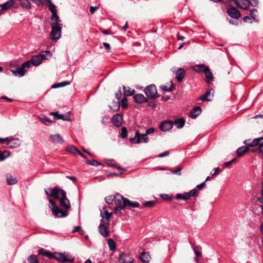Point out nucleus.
<instances>
[{"mask_svg":"<svg viewBox=\"0 0 263 263\" xmlns=\"http://www.w3.org/2000/svg\"><path fill=\"white\" fill-rule=\"evenodd\" d=\"M58 192H59L58 197H55V199L59 200L60 204L63 209H60L52 199L49 200L51 204L50 208L55 217L58 218L65 217L68 216V211L71 206L70 203L66 197V192L61 189H55L52 195H54Z\"/></svg>","mask_w":263,"mask_h":263,"instance_id":"f257e3e1","label":"nucleus"},{"mask_svg":"<svg viewBox=\"0 0 263 263\" xmlns=\"http://www.w3.org/2000/svg\"><path fill=\"white\" fill-rule=\"evenodd\" d=\"M125 199H126V198H124L119 193H116L114 196V203L117 205L114 209V212L116 214H118L120 211L124 209V206H123V200Z\"/></svg>","mask_w":263,"mask_h":263,"instance_id":"f03ea898","label":"nucleus"},{"mask_svg":"<svg viewBox=\"0 0 263 263\" xmlns=\"http://www.w3.org/2000/svg\"><path fill=\"white\" fill-rule=\"evenodd\" d=\"M52 258H54L59 262L61 263H65L67 262H72L74 260L73 257L68 254L65 253H61L55 252L53 254Z\"/></svg>","mask_w":263,"mask_h":263,"instance_id":"7ed1b4c3","label":"nucleus"},{"mask_svg":"<svg viewBox=\"0 0 263 263\" xmlns=\"http://www.w3.org/2000/svg\"><path fill=\"white\" fill-rule=\"evenodd\" d=\"M129 141L132 143L139 144L142 142L147 143L149 141V139L144 134H142L139 133V132H136L135 137L130 138Z\"/></svg>","mask_w":263,"mask_h":263,"instance_id":"20e7f679","label":"nucleus"},{"mask_svg":"<svg viewBox=\"0 0 263 263\" xmlns=\"http://www.w3.org/2000/svg\"><path fill=\"white\" fill-rule=\"evenodd\" d=\"M144 92L146 96L150 99H155L157 97V90L156 86L154 84L146 87Z\"/></svg>","mask_w":263,"mask_h":263,"instance_id":"39448f33","label":"nucleus"},{"mask_svg":"<svg viewBox=\"0 0 263 263\" xmlns=\"http://www.w3.org/2000/svg\"><path fill=\"white\" fill-rule=\"evenodd\" d=\"M62 28V26L51 27L50 36L52 40H54L60 39Z\"/></svg>","mask_w":263,"mask_h":263,"instance_id":"423d86ee","label":"nucleus"},{"mask_svg":"<svg viewBox=\"0 0 263 263\" xmlns=\"http://www.w3.org/2000/svg\"><path fill=\"white\" fill-rule=\"evenodd\" d=\"M134 260V258L132 255L125 253L120 254L119 258V261L120 263H133Z\"/></svg>","mask_w":263,"mask_h":263,"instance_id":"0eeeda50","label":"nucleus"},{"mask_svg":"<svg viewBox=\"0 0 263 263\" xmlns=\"http://www.w3.org/2000/svg\"><path fill=\"white\" fill-rule=\"evenodd\" d=\"M45 59V55L43 53L32 56L31 62L34 66H38L41 64L43 59Z\"/></svg>","mask_w":263,"mask_h":263,"instance_id":"6e6552de","label":"nucleus"},{"mask_svg":"<svg viewBox=\"0 0 263 263\" xmlns=\"http://www.w3.org/2000/svg\"><path fill=\"white\" fill-rule=\"evenodd\" d=\"M227 13L232 18L238 19L241 16L240 12L234 7L228 9Z\"/></svg>","mask_w":263,"mask_h":263,"instance_id":"1a4fd4ad","label":"nucleus"},{"mask_svg":"<svg viewBox=\"0 0 263 263\" xmlns=\"http://www.w3.org/2000/svg\"><path fill=\"white\" fill-rule=\"evenodd\" d=\"M123 121L122 116L119 114L115 115L111 118V122L116 127L121 125Z\"/></svg>","mask_w":263,"mask_h":263,"instance_id":"9d476101","label":"nucleus"},{"mask_svg":"<svg viewBox=\"0 0 263 263\" xmlns=\"http://www.w3.org/2000/svg\"><path fill=\"white\" fill-rule=\"evenodd\" d=\"M173 126V123L168 120L163 121L159 125L160 129L163 132H167L170 130Z\"/></svg>","mask_w":263,"mask_h":263,"instance_id":"9b49d317","label":"nucleus"},{"mask_svg":"<svg viewBox=\"0 0 263 263\" xmlns=\"http://www.w3.org/2000/svg\"><path fill=\"white\" fill-rule=\"evenodd\" d=\"M99 232L104 237H107L109 235L107 227L105 226V222H101L99 226Z\"/></svg>","mask_w":263,"mask_h":263,"instance_id":"f8f14e48","label":"nucleus"},{"mask_svg":"<svg viewBox=\"0 0 263 263\" xmlns=\"http://www.w3.org/2000/svg\"><path fill=\"white\" fill-rule=\"evenodd\" d=\"M7 144L10 147V148H16L20 146L21 145V142L19 139L18 138H14L12 139H9V138H8V140L7 141Z\"/></svg>","mask_w":263,"mask_h":263,"instance_id":"ddd939ff","label":"nucleus"},{"mask_svg":"<svg viewBox=\"0 0 263 263\" xmlns=\"http://www.w3.org/2000/svg\"><path fill=\"white\" fill-rule=\"evenodd\" d=\"M51 27L62 26V25L60 23V18L57 13H54V14H52L51 17Z\"/></svg>","mask_w":263,"mask_h":263,"instance_id":"4468645a","label":"nucleus"},{"mask_svg":"<svg viewBox=\"0 0 263 263\" xmlns=\"http://www.w3.org/2000/svg\"><path fill=\"white\" fill-rule=\"evenodd\" d=\"M134 100L138 104H141L147 102L148 99L143 95L138 93L134 96Z\"/></svg>","mask_w":263,"mask_h":263,"instance_id":"2eb2a0df","label":"nucleus"},{"mask_svg":"<svg viewBox=\"0 0 263 263\" xmlns=\"http://www.w3.org/2000/svg\"><path fill=\"white\" fill-rule=\"evenodd\" d=\"M176 78L178 82H181L185 76V71L182 68H179L175 71Z\"/></svg>","mask_w":263,"mask_h":263,"instance_id":"dca6fc26","label":"nucleus"},{"mask_svg":"<svg viewBox=\"0 0 263 263\" xmlns=\"http://www.w3.org/2000/svg\"><path fill=\"white\" fill-rule=\"evenodd\" d=\"M140 204L138 202L130 201L127 198L123 200V206H124V208L126 206L138 208Z\"/></svg>","mask_w":263,"mask_h":263,"instance_id":"f3484780","label":"nucleus"},{"mask_svg":"<svg viewBox=\"0 0 263 263\" xmlns=\"http://www.w3.org/2000/svg\"><path fill=\"white\" fill-rule=\"evenodd\" d=\"M50 115L53 116L56 120L62 119L65 121H71L69 117L65 116L63 114H59L58 112H51L50 113Z\"/></svg>","mask_w":263,"mask_h":263,"instance_id":"a211bd4d","label":"nucleus"},{"mask_svg":"<svg viewBox=\"0 0 263 263\" xmlns=\"http://www.w3.org/2000/svg\"><path fill=\"white\" fill-rule=\"evenodd\" d=\"M201 112V108L199 106L194 107L190 112V116L192 118H197Z\"/></svg>","mask_w":263,"mask_h":263,"instance_id":"6ab92c4d","label":"nucleus"},{"mask_svg":"<svg viewBox=\"0 0 263 263\" xmlns=\"http://www.w3.org/2000/svg\"><path fill=\"white\" fill-rule=\"evenodd\" d=\"M204 73L206 78V82L209 84L210 83L211 81L213 80V76L211 71L210 70V68L208 67L206 68Z\"/></svg>","mask_w":263,"mask_h":263,"instance_id":"aec40b11","label":"nucleus"},{"mask_svg":"<svg viewBox=\"0 0 263 263\" xmlns=\"http://www.w3.org/2000/svg\"><path fill=\"white\" fill-rule=\"evenodd\" d=\"M214 90L213 89H211L208 90L203 95L201 96L199 99L204 101H211V99L209 98V97L211 95V94H212V96H213Z\"/></svg>","mask_w":263,"mask_h":263,"instance_id":"412c9836","label":"nucleus"},{"mask_svg":"<svg viewBox=\"0 0 263 263\" xmlns=\"http://www.w3.org/2000/svg\"><path fill=\"white\" fill-rule=\"evenodd\" d=\"M6 182L8 185H14L17 182V179L15 177H12L11 174H7L6 175Z\"/></svg>","mask_w":263,"mask_h":263,"instance_id":"4be33fe9","label":"nucleus"},{"mask_svg":"<svg viewBox=\"0 0 263 263\" xmlns=\"http://www.w3.org/2000/svg\"><path fill=\"white\" fill-rule=\"evenodd\" d=\"M50 138L54 143L62 144L64 142L62 137L59 134L51 135Z\"/></svg>","mask_w":263,"mask_h":263,"instance_id":"5701e85b","label":"nucleus"},{"mask_svg":"<svg viewBox=\"0 0 263 263\" xmlns=\"http://www.w3.org/2000/svg\"><path fill=\"white\" fill-rule=\"evenodd\" d=\"M11 71L15 76L18 77H22L25 74V70L21 66L17 67L16 69L11 70Z\"/></svg>","mask_w":263,"mask_h":263,"instance_id":"b1692460","label":"nucleus"},{"mask_svg":"<svg viewBox=\"0 0 263 263\" xmlns=\"http://www.w3.org/2000/svg\"><path fill=\"white\" fill-rule=\"evenodd\" d=\"M112 213H109L106 210H105L103 213H101V216L102 217V219H101V222H105V221L104 220V218H105L106 220V224H108L110 218V217L112 215Z\"/></svg>","mask_w":263,"mask_h":263,"instance_id":"393cba45","label":"nucleus"},{"mask_svg":"<svg viewBox=\"0 0 263 263\" xmlns=\"http://www.w3.org/2000/svg\"><path fill=\"white\" fill-rule=\"evenodd\" d=\"M261 138H255L254 140H253L252 141H245V144L249 147H255L256 146H257L258 144V142L260 140H261Z\"/></svg>","mask_w":263,"mask_h":263,"instance_id":"a878e982","label":"nucleus"},{"mask_svg":"<svg viewBox=\"0 0 263 263\" xmlns=\"http://www.w3.org/2000/svg\"><path fill=\"white\" fill-rule=\"evenodd\" d=\"M140 259L143 263H148L149 261L150 255L148 253L143 252L140 254Z\"/></svg>","mask_w":263,"mask_h":263,"instance_id":"bb28decb","label":"nucleus"},{"mask_svg":"<svg viewBox=\"0 0 263 263\" xmlns=\"http://www.w3.org/2000/svg\"><path fill=\"white\" fill-rule=\"evenodd\" d=\"M206 67L204 64H198L193 66L192 69L197 72H204Z\"/></svg>","mask_w":263,"mask_h":263,"instance_id":"cd10ccee","label":"nucleus"},{"mask_svg":"<svg viewBox=\"0 0 263 263\" xmlns=\"http://www.w3.org/2000/svg\"><path fill=\"white\" fill-rule=\"evenodd\" d=\"M39 254L43 256L47 257L49 258H52L53 254L50 252L45 250L43 248L39 249L38 251Z\"/></svg>","mask_w":263,"mask_h":263,"instance_id":"c85d7f7f","label":"nucleus"},{"mask_svg":"<svg viewBox=\"0 0 263 263\" xmlns=\"http://www.w3.org/2000/svg\"><path fill=\"white\" fill-rule=\"evenodd\" d=\"M160 88L162 90L165 91H169L171 92L173 90L174 88V84L173 83V81H171L170 83L168 84V85H162L160 86Z\"/></svg>","mask_w":263,"mask_h":263,"instance_id":"c756f323","label":"nucleus"},{"mask_svg":"<svg viewBox=\"0 0 263 263\" xmlns=\"http://www.w3.org/2000/svg\"><path fill=\"white\" fill-rule=\"evenodd\" d=\"M249 150V148L247 146H243L241 147H240L237 149L236 151V154L237 155L238 157H241L242 156L246 153H247Z\"/></svg>","mask_w":263,"mask_h":263,"instance_id":"7c9ffc66","label":"nucleus"},{"mask_svg":"<svg viewBox=\"0 0 263 263\" xmlns=\"http://www.w3.org/2000/svg\"><path fill=\"white\" fill-rule=\"evenodd\" d=\"M123 93L126 96H131L135 91L134 89H131L129 87H126L125 86H123Z\"/></svg>","mask_w":263,"mask_h":263,"instance_id":"2f4dec72","label":"nucleus"},{"mask_svg":"<svg viewBox=\"0 0 263 263\" xmlns=\"http://www.w3.org/2000/svg\"><path fill=\"white\" fill-rule=\"evenodd\" d=\"M175 198L176 199L187 200L190 199V195L187 192H185L183 194H177Z\"/></svg>","mask_w":263,"mask_h":263,"instance_id":"473e14b6","label":"nucleus"},{"mask_svg":"<svg viewBox=\"0 0 263 263\" xmlns=\"http://www.w3.org/2000/svg\"><path fill=\"white\" fill-rule=\"evenodd\" d=\"M174 125H176L178 128H182L185 124V120L182 119H178L175 120L174 123Z\"/></svg>","mask_w":263,"mask_h":263,"instance_id":"72a5a7b5","label":"nucleus"},{"mask_svg":"<svg viewBox=\"0 0 263 263\" xmlns=\"http://www.w3.org/2000/svg\"><path fill=\"white\" fill-rule=\"evenodd\" d=\"M250 15L252 19L254 20V21L258 22L259 20L258 18V11L256 9H253L250 11Z\"/></svg>","mask_w":263,"mask_h":263,"instance_id":"f704fd0d","label":"nucleus"},{"mask_svg":"<svg viewBox=\"0 0 263 263\" xmlns=\"http://www.w3.org/2000/svg\"><path fill=\"white\" fill-rule=\"evenodd\" d=\"M66 151L73 154H78L79 149L73 145H68L66 147Z\"/></svg>","mask_w":263,"mask_h":263,"instance_id":"c9c22d12","label":"nucleus"},{"mask_svg":"<svg viewBox=\"0 0 263 263\" xmlns=\"http://www.w3.org/2000/svg\"><path fill=\"white\" fill-rule=\"evenodd\" d=\"M24 263H39V260L36 258V256L31 255L27 258V262Z\"/></svg>","mask_w":263,"mask_h":263,"instance_id":"e433bc0d","label":"nucleus"},{"mask_svg":"<svg viewBox=\"0 0 263 263\" xmlns=\"http://www.w3.org/2000/svg\"><path fill=\"white\" fill-rule=\"evenodd\" d=\"M13 5V1L10 0L9 2H6L4 4L1 5L2 10H7Z\"/></svg>","mask_w":263,"mask_h":263,"instance_id":"4c0bfd02","label":"nucleus"},{"mask_svg":"<svg viewBox=\"0 0 263 263\" xmlns=\"http://www.w3.org/2000/svg\"><path fill=\"white\" fill-rule=\"evenodd\" d=\"M70 83L68 81H64L61 83H56L52 85V88H56L60 87H64L69 85Z\"/></svg>","mask_w":263,"mask_h":263,"instance_id":"58836bf2","label":"nucleus"},{"mask_svg":"<svg viewBox=\"0 0 263 263\" xmlns=\"http://www.w3.org/2000/svg\"><path fill=\"white\" fill-rule=\"evenodd\" d=\"M107 244L110 250H114L116 248V243L112 239H108Z\"/></svg>","mask_w":263,"mask_h":263,"instance_id":"ea45409f","label":"nucleus"},{"mask_svg":"<svg viewBox=\"0 0 263 263\" xmlns=\"http://www.w3.org/2000/svg\"><path fill=\"white\" fill-rule=\"evenodd\" d=\"M47 2L49 4V9L52 12V14L54 13H57V11L55 10V6L53 5L51 0H47Z\"/></svg>","mask_w":263,"mask_h":263,"instance_id":"a19ab883","label":"nucleus"},{"mask_svg":"<svg viewBox=\"0 0 263 263\" xmlns=\"http://www.w3.org/2000/svg\"><path fill=\"white\" fill-rule=\"evenodd\" d=\"M40 119L42 122L47 125H50L51 123H52V121L51 120L49 119L45 116H42L41 117H40Z\"/></svg>","mask_w":263,"mask_h":263,"instance_id":"79ce46f5","label":"nucleus"},{"mask_svg":"<svg viewBox=\"0 0 263 263\" xmlns=\"http://www.w3.org/2000/svg\"><path fill=\"white\" fill-rule=\"evenodd\" d=\"M105 201L108 204H112L114 202V195H109L105 197Z\"/></svg>","mask_w":263,"mask_h":263,"instance_id":"37998d69","label":"nucleus"},{"mask_svg":"<svg viewBox=\"0 0 263 263\" xmlns=\"http://www.w3.org/2000/svg\"><path fill=\"white\" fill-rule=\"evenodd\" d=\"M87 164L92 165V166H98L99 165H101V163L99 162L98 161L96 160H87L86 161Z\"/></svg>","mask_w":263,"mask_h":263,"instance_id":"c03bdc74","label":"nucleus"},{"mask_svg":"<svg viewBox=\"0 0 263 263\" xmlns=\"http://www.w3.org/2000/svg\"><path fill=\"white\" fill-rule=\"evenodd\" d=\"M110 108L114 110V111H118L120 107V102L119 101L118 102H113V106H109Z\"/></svg>","mask_w":263,"mask_h":263,"instance_id":"a18cd8bd","label":"nucleus"},{"mask_svg":"<svg viewBox=\"0 0 263 263\" xmlns=\"http://www.w3.org/2000/svg\"><path fill=\"white\" fill-rule=\"evenodd\" d=\"M56 188H57V187H54L53 189H49V190L51 191L50 193H49L46 190H45V193L48 196L53 197L54 198L55 197H58V194L59 192H58L54 195H52V194H53V193H54V190Z\"/></svg>","mask_w":263,"mask_h":263,"instance_id":"49530a36","label":"nucleus"},{"mask_svg":"<svg viewBox=\"0 0 263 263\" xmlns=\"http://www.w3.org/2000/svg\"><path fill=\"white\" fill-rule=\"evenodd\" d=\"M156 204L155 201H146L143 203L144 206L147 208H152Z\"/></svg>","mask_w":263,"mask_h":263,"instance_id":"de8ad7c7","label":"nucleus"},{"mask_svg":"<svg viewBox=\"0 0 263 263\" xmlns=\"http://www.w3.org/2000/svg\"><path fill=\"white\" fill-rule=\"evenodd\" d=\"M127 130L126 127H122L120 136L122 138H125L127 137Z\"/></svg>","mask_w":263,"mask_h":263,"instance_id":"09e8293b","label":"nucleus"},{"mask_svg":"<svg viewBox=\"0 0 263 263\" xmlns=\"http://www.w3.org/2000/svg\"><path fill=\"white\" fill-rule=\"evenodd\" d=\"M128 105L127 99L124 97L121 100V106L123 108H126Z\"/></svg>","mask_w":263,"mask_h":263,"instance_id":"8fccbe9b","label":"nucleus"},{"mask_svg":"<svg viewBox=\"0 0 263 263\" xmlns=\"http://www.w3.org/2000/svg\"><path fill=\"white\" fill-rule=\"evenodd\" d=\"M21 5L26 8H30L31 7V3L28 0H26L25 2L21 3Z\"/></svg>","mask_w":263,"mask_h":263,"instance_id":"3c124183","label":"nucleus"},{"mask_svg":"<svg viewBox=\"0 0 263 263\" xmlns=\"http://www.w3.org/2000/svg\"><path fill=\"white\" fill-rule=\"evenodd\" d=\"M187 193L190 195V198L191 197H196L197 196V191L196 189H192L189 192Z\"/></svg>","mask_w":263,"mask_h":263,"instance_id":"603ef678","label":"nucleus"},{"mask_svg":"<svg viewBox=\"0 0 263 263\" xmlns=\"http://www.w3.org/2000/svg\"><path fill=\"white\" fill-rule=\"evenodd\" d=\"M250 4V6L255 7L259 4V0H249Z\"/></svg>","mask_w":263,"mask_h":263,"instance_id":"864d4df0","label":"nucleus"},{"mask_svg":"<svg viewBox=\"0 0 263 263\" xmlns=\"http://www.w3.org/2000/svg\"><path fill=\"white\" fill-rule=\"evenodd\" d=\"M161 197L164 200H170L172 199V196L167 194H161Z\"/></svg>","mask_w":263,"mask_h":263,"instance_id":"5fc2aeb1","label":"nucleus"},{"mask_svg":"<svg viewBox=\"0 0 263 263\" xmlns=\"http://www.w3.org/2000/svg\"><path fill=\"white\" fill-rule=\"evenodd\" d=\"M31 66V62L29 61H27L25 62H24L21 66L22 67H23V69L24 70H25V69L26 68H28Z\"/></svg>","mask_w":263,"mask_h":263,"instance_id":"6e6d98bb","label":"nucleus"},{"mask_svg":"<svg viewBox=\"0 0 263 263\" xmlns=\"http://www.w3.org/2000/svg\"><path fill=\"white\" fill-rule=\"evenodd\" d=\"M155 129L153 127H151L148 128L144 134V135L146 137L147 135L153 133L155 132Z\"/></svg>","mask_w":263,"mask_h":263,"instance_id":"4d7b16f0","label":"nucleus"},{"mask_svg":"<svg viewBox=\"0 0 263 263\" xmlns=\"http://www.w3.org/2000/svg\"><path fill=\"white\" fill-rule=\"evenodd\" d=\"M258 201L263 204V182L262 183V191L261 195L258 197L257 198Z\"/></svg>","mask_w":263,"mask_h":263,"instance_id":"13d9d810","label":"nucleus"},{"mask_svg":"<svg viewBox=\"0 0 263 263\" xmlns=\"http://www.w3.org/2000/svg\"><path fill=\"white\" fill-rule=\"evenodd\" d=\"M243 21L244 22L247 23L249 22L250 23L252 24V21L251 20V18L249 16H245L243 17Z\"/></svg>","mask_w":263,"mask_h":263,"instance_id":"bf43d9fd","label":"nucleus"},{"mask_svg":"<svg viewBox=\"0 0 263 263\" xmlns=\"http://www.w3.org/2000/svg\"><path fill=\"white\" fill-rule=\"evenodd\" d=\"M122 92L120 89L118 90L117 92L116 93V98L119 100L121 97Z\"/></svg>","mask_w":263,"mask_h":263,"instance_id":"052dcab7","label":"nucleus"},{"mask_svg":"<svg viewBox=\"0 0 263 263\" xmlns=\"http://www.w3.org/2000/svg\"><path fill=\"white\" fill-rule=\"evenodd\" d=\"M82 230V228L80 226H76L73 228L72 232L73 233L77 232H80Z\"/></svg>","mask_w":263,"mask_h":263,"instance_id":"680f3d73","label":"nucleus"},{"mask_svg":"<svg viewBox=\"0 0 263 263\" xmlns=\"http://www.w3.org/2000/svg\"><path fill=\"white\" fill-rule=\"evenodd\" d=\"M205 185V181H204L203 182L197 185L196 186V188L199 190H201L203 189Z\"/></svg>","mask_w":263,"mask_h":263,"instance_id":"e2e57ef3","label":"nucleus"},{"mask_svg":"<svg viewBox=\"0 0 263 263\" xmlns=\"http://www.w3.org/2000/svg\"><path fill=\"white\" fill-rule=\"evenodd\" d=\"M98 7H93V6H91L90 8V12L91 14H93L98 9Z\"/></svg>","mask_w":263,"mask_h":263,"instance_id":"0e129e2a","label":"nucleus"},{"mask_svg":"<svg viewBox=\"0 0 263 263\" xmlns=\"http://www.w3.org/2000/svg\"><path fill=\"white\" fill-rule=\"evenodd\" d=\"M214 170L215 171L214 173L213 174H211L212 176H215L220 173V168L219 167L215 168L214 169Z\"/></svg>","mask_w":263,"mask_h":263,"instance_id":"69168bd1","label":"nucleus"},{"mask_svg":"<svg viewBox=\"0 0 263 263\" xmlns=\"http://www.w3.org/2000/svg\"><path fill=\"white\" fill-rule=\"evenodd\" d=\"M3 156L6 157V158H8L10 155V153L7 151H4L2 152Z\"/></svg>","mask_w":263,"mask_h":263,"instance_id":"338daca9","label":"nucleus"},{"mask_svg":"<svg viewBox=\"0 0 263 263\" xmlns=\"http://www.w3.org/2000/svg\"><path fill=\"white\" fill-rule=\"evenodd\" d=\"M181 168H178L177 170H174V171H172V173L173 174H178V175H181Z\"/></svg>","mask_w":263,"mask_h":263,"instance_id":"774afa93","label":"nucleus"}]
</instances>
